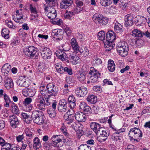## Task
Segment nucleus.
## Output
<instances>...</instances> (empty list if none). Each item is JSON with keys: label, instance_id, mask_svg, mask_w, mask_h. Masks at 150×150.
I'll use <instances>...</instances> for the list:
<instances>
[{"label": "nucleus", "instance_id": "338daca9", "mask_svg": "<svg viewBox=\"0 0 150 150\" xmlns=\"http://www.w3.org/2000/svg\"><path fill=\"white\" fill-rule=\"evenodd\" d=\"M100 3L103 6L105 7L110 5V4L108 2V0H101Z\"/></svg>", "mask_w": 150, "mask_h": 150}, {"label": "nucleus", "instance_id": "5701e85b", "mask_svg": "<svg viewBox=\"0 0 150 150\" xmlns=\"http://www.w3.org/2000/svg\"><path fill=\"white\" fill-rule=\"evenodd\" d=\"M24 135H25L26 139L27 140H29L32 139L34 137L35 135L33 130L30 129L28 128L25 129L24 131L23 132Z\"/></svg>", "mask_w": 150, "mask_h": 150}, {"label": "nucleus", "instance_id": "8fccbe9b", "mask_svg": "<svg viewBox=\"0 0 150 150\" xmlns=\"http://www.w3.org/2000/svg\"><path fill=\"white\" fill-rule=\"evenodd\" d=\"M78 150H91V147L89 146L86 144H82L79 147Z\"/></svg>", "mask_w": 150, "mask_h": 150}, {"label": "nucleus", "instance_id": "cd10ccee", "mask_svg": "<svg viewBox=\"0 0 150 150\" xmlns=\"http://www.w3.org/2000/svg\"><path fill=\"white\" fill-rule=\"evenodd\" d=\"M75 115H69L67 114H64V118L66 124L70 125L74 121Z\"/></svg>", "mask_w": 150, "mask_h": 150}, {"label": "nucleus", "instance_id": "a211bd4d", "mask_svg": "<svg viewBox=\"0 0 150 150\" xmlns=\"http://www.w3.org/2000/svg\"><path fill=\"white\" fill-rule=\"evenodd\" d=\"M147 22H148L147 18L144 16H138L135 18V22L137 26L145 24Z\"/></svg>", "mask_w": 150, "mask_h": 150}, {"label": "nucleus", "instance_id": "a19ab883", "mask_svg": "<svg viewBox=\"0 0 150 150\" xmlns=\"http://www.w3.org/2000/svg\"><path fill=\"white\" fill-rule=\"evenodd\" d=\"M115 31L117 33H120L122 32L123 27L122 25L119 23H116L114 27Z\"/></svg>", "mask_w": 150, "mask_h": 150}, {"label": "nucleus", "instance_id": "4be33fe9", "mask_svg": "<svg viewBox=\"0 0 150 150\" xmlns=\"http://www.w3.org/2000/svg\"><path fill=\"white\" fill-rule=\"evenodd\" d=\"M133 17L132 15L128 14L126 15L125 18V24L126 27L131 26L133 23Z\"/></svg>", "mask_w": 150, "mask_h": 150}, {"label": "nucleus", "instance_id": "a878e982", "mask_svg": "<svg viewBox=\"0 0 150 150\" xmlns=\"http://www.w3.org/2000/svg\"><path fill=\"white\" fill-rule=\"evenodd\" d=\"M11 68V66L8 63L5 64L2 67L1 69L2 74L5 76L8 74Z\"/></svg>", "mask_w": 150, "mask_h": 150}, {"label": "nucleus", "instance_id": "603ef678", "mask_svg": "<svg viewBox=\"0 0 150 150\" xmlns=\"http://www.w3.org/2000/svg\"><path fill=\"white\" fill-rule=\"evenodd\" d=\"M135 43L137 46L139 48L142 47L144 45V41L141 39H137Z\"/></svg>", "mask_w": 150, "mask_h": 150}, {"label": "nucleus", "instance_id": "bb28decb", "mask_svg": "<svg viewBox=\"0 0 150 150\" xmlns=\"http://www.w3.org/2000/svg\"><path fill=\"white\" fill-rule=\"evenodd\" d=\"M116 36L115 33L112 31L108 32L106 34L107 41L113 42L115 40Z\"/></svg>", "mask_w": 150, "mask_h": 150}, {"label": "nucleus", "instance_id": "13d9d810", "mask_svg": "<svg viewBox=\"0 0 150 150\" xmlns=\"http://www.w3.org/2000/svg\"><path fill=\"white\" fill-rule=\"evenodd\" d=\"M82 111L86 114H90L91 113V108L87 105Z\"/></svg>", "mask_w": 150, "mask_h": 150}, {"label": "nucleus", "instance_id": "774afa93", "mask_svg": "<svg viewBox=\"0 0 150 150\" xmlns=\"http://www.w3.org/2000/svg\"><path fill=\"white\" fill-rule=\"evenodd\" d=\"M28 96L30 97L33 96L35 94V91L34 89L28 88Z\"/></svg>", "mask_w": 150, "mask_h": 150}, {"label": "nucleus", "instance_id": "de8ad7c7", "mask_svg": "<svg viewBox=\"0 0 150 150\" xmlns=\"http://www.w3.org/2000/svg\"><path fill=\"white\" fill-rule=\"evenodd\" d=\"M21 115L26 123L28 124L30 122L31 118L28 115L25 113H22Z\"/></svg>", "mask_w": 150, "mask_h": 150}, {"label": "nucleus", "instance_id": "79ce46f5", "mask_svg": "<svg viewBox=\"0 0 150 150\" xmlns=\"http://www.w3.org/2000/svg\"><path fill=\"white\" fill-rule=\"evenodd\" d=\"M79 52L84 57L88 56L89 54V51L88 49L84 47H82L80 49H79Z\"/></svg>", "mask_w": 150, "mask_h": 150}, {"label": "nucleus", "instance_id": "3c124183", "mask_svg": "<svg viewBox=\"0 0 150 150\" xmlns=\"http://www.w3.org/2000/svg\"><path fill=\"white\" fill-rule=\"evenodd\" d=\"M86 79L85 74L83 72H80L78 74V79L80 81H83Z\"/></svg>", "mask_w": 150, "mask_h": 150}, {"label": "nucleus", "instance_id": "20e7f679", "mask_svg": "<svg viewBox=\"0 0 150 150\" xmlns=\"http://www.w3.org/2000/svg\"><path fill=\"white\" fill-rule=\"evenodd\" d=\"M43 116V113L42 111L36 110L32 112L31 117L34 122L40 125L44 122Z\"/></svg>", "mask_w": 150, "mask_h": 150}, {"label": "nucleus", "instance_id": "c756f323", "mask_svg": "<svg viewBox=\"0 0 150 150\" xmlns=\"http://www.w3.org/2000/svg\"><path fill=\"white\" fill-rule=\"evenodd\" d=\"M124 131H121V130H119L114 133L112 135V139L115 141H118L120 142L122 138L121 137H119V133L120 132H123Z\"/></svg>", "mask_w": 150, "mask_h": 150}, {"label": "nucleus", "instance_id": "423d86ee", "mask_svg": "<svg viewBox=\"0 0 150 150\" xmlns=\"http://www.w3.org/2000/svg\"><path fill=\"white\" fill-rule=\"evenodd\" d=\"M37 49L33 46H30L24 49L23 52L27 56L32 58L36 55Z\"/></svg>", "mask_w": 150, "mask_h": 150}, {"label": "nucleus", "instance_id": "2eb2a0df", "mask_svg": "<svg viewBox=\"0 0 150 150\" xmlns=\"http://www.w3.org/2000/svg\"><path fill=\"white\" fill-rule=\"evenodd\" d=\"M22 10H17L16 11V14L13 17L14 20L16 22L19 23H23L24 20L23 19V14L21 11Z\"/></svg>", "mask_w": 150, "mask_h": 150}, {"label": "nucleus", "instance_id": "e2e57ef3", "mask_svg": "<svg viewBox=\"0 0 150 150\" xmlns=\"http://www.w3.org/2000/svg\"><path fill=\"white\" fill-rule=\"evenodd\" d=\"M32 99L28 97L25 98L23 102V105L31 104L30 103L32 102Z\"/></svg>", "mask_w": 150, "mask_h": 150}, {"label": "nucleus", "instance_id": "0eeeda50", "mask_svg": "<svg viewBox=\"0 0 150 150\" xmlns=\"http://www.w3.org/2000/svg\"><path fill=\"white\" fill-rule=\"evenodd\" d=\"M89 74L91 75L90 80L92 83L96 82L98 80V78L100 76V74L93 67L90 68Z\"/></svg>", "mask_w": 150, "mask_h": 150}, {"label": "nucleus", "instance_id": "c03bdc74", "mask_svg": "<svg viewBox=\"0 0 150 150\" xmlns=\"http://www.w3.org/2000/svg\"><path fill=\"white\" fill-rule=\"evenodd\" d=\"M9 31L7 28H4L1 31V35L6 39H8L9 37Z\"/></svg>", "mask_w": 150, "mask_h": 150}, {"label": "nucleus", "instance_id": "4d7b16f0", "mask_svg": "<svg viewBox=\"0 0 150 150\" xmlns=\"http://www.w3.org/2000/svg\"><path fill=\"white\" fill-rule=\"evenodd\" d=\"M93 62L95 66H97L101 63L102 61L100 59L96 57L93 59Z\"/></svg>", "mask_w": 150, "mask_h": 150}, {"label": "nucleus", "instance_id": "0e129e2a", "mask_svg": "<svg viewBox=\"0 0 150 150\" xmlns=\"http://www.w3.org/2000/svg\"><path fill=\"white\" fill-rule=\"evenodd\" d=\"M93 90L94 91L98 93H101L102 91L101 87L98 86H94L93 88Z\"/></svg>", "mask_w": 150, "mask_h": 150}, {"label": "nucleus", "instance_id": "412c9836", "mask_svg": "<svg viewBox=\"0 0 150 150\" xmlns=\"http://www.w3.org/2000/svg\"><path fill=\"white\" fill-rule=\"evenodd\" d=\"M70 44L74 52L76 53H78L80 47L78 42L75 38H73L71 40Z\"/></svg>", "mask_w": 150, "mask_h": 150}, {"label": "nucleus", "instance_id": "6e6552de", "mask_svg": "<svg viewBox=\"0 0 150 150\" xmlns=\"http://www.w3.org/2000/svg\"><path fill=\"white\" fill-rule=\"evenodd\" d=\"M46 3L44 4V8L46 13L50 12L52 11V9L54 8V7L55 6L56 0H45Z\"/></svg>", "mask_w": 150, "mask_h": 150}, {"label": "nucleus", "instance_id": "58836bf2", "mask_svg": "<svg viewBox=\"0 0 150 150\" xmlns=\"http://www.w3.org/2000/svg\"><path fill=\"white\" fill-rule=\"evenodd\" d=\"M132 35L134 37L141 38L143 36V33L137 29H134L132 31Z\"/></svg>", "mask_w": 150, "mask_h": 150}, {"label": "nucleus", "instance_id": "a18cd8bd", "mask_svg": "<svg viewBox=\"0 0 150 150\" xmlns=\"http://www.w3.org/2000/svg\"><path fill=\"white\" fill-rule=\"evenodd\" d=\"M3 97L5 102L6 103L4 104V106L6 107H9L10 106L9 103L11 102L9 96L6 94H4Z\"/></svg>", "mask_w": 150, "mask_h": 150}, {"label": "nucleus", "instance_id": "2f4dec72", "mask_svg": "<svg viewBox=\"0 0 150 150\" xmlns=\"http://www.w3.org/2000/svg\"><path fill=\"white\" fill-rule=\"evenodd\" d=\"M108 70L110 72H113L115 70V65L114 61L111 59H109L108 61Z\"/></svg>", "mask_w": 150, "mask_h": 150}, {"label": "nucleus", "instance_id": "9d476101", "mask_svg": "<svg viewBox=\"0 0 150 150\" xmlns=\"http://www.w3.org/2000/svg\"><path fill=\"white\" fill-rule=\"evenodd\" d=\"M87 88L84 86L78 87L75 91L76 95L79 97H83L88 93Z\"/></svg>", "mask_w": 150, "mask_h": 150}, {"label": "nucleus", "instance_id": "dca6fc26", "mask_svg": "<svg viewBox=\"0 0 150 150\" xmlns=\"http://www.w3.org/2000/svg\"><path fill=\"white\" fill-rule=\"evenodd\" d=\"M52 35L54 37L58 40H61L63 38V33L60 29H55L53 30Z\"/></svg>", "mask_w": 150, "mask_h": 150}, {"label": "nucleus", "instance_id": "39448f33", "mask_svg": "<svg viewBox=\"0 0 150 150\" xmlns=\"http://www.w3.org/2000/svg\"><path fill=\"white\" fill-rule=\"evenodd\" d=\"M93 19L96 23H98L101 25H105L108 23V19L99 13L95 14L93 16Z\"/></svg>", "mask_w": 150, "mask_h": 150}, {"label": "nucleus", "instance_id": "f704fd0d", "mask_svg": "<svg viewBox=\"0 0 150 150\" xmlns=\"http://www.w3.org/2000/svg\"><path fill=\"white\" fill-rule=\"evenodd\" d=\"M112 42L106 40V42H104L105 49L106 51H110L113 49L114 45Z\"/></svg>", "mask_w": 150, "mask_h": 150}, {"label": "nucleus", "instance_id": "ea45409f", "mask_svg": "<svg viewBox=\"0 0 150 150\" xmlns=\"http://www.w3.org/2000/svg\"><path fill=\"white\" fill-rule=\"evenodd\" d=\"M11 110L12 112L16 114L19 113V110L16 104L12 102L11 103Z\"/></svg>", "mask_w": 150, "mask_h": 150}, {"label": "nucleus", "instance_id": "09e8293b", "mask_svg": "<svg viewBox=\"0 0 150 150\" xmlns=\"http://www.w3.org/2000/svg\"><path fill=\"white\" fill-rule=\"evenodd\" d=\"M98 37L100 40H104L105 39V33L103 31H100L98 33Z\"/></svg>", "mask_w": 150, "mask_h": 150}, {"label": "nucleus", "instance_id": "b1692460", "mask_svg": "<svg viewBox=\"0 0 150 150\" xmlns=\"http://www.w3.org/2000/svg\"><path fill=\"white\" fill-rule=\"evenodd\" d=\"M73 4L72 0H62L60 3V7L62 9H66Z\"/></svg>", "mask_w": 150, "mask_h": 150}, {"label": "nucleus", "instance_id": "680f3d73", "mask_svg": "<svg viewBox=\"0 0 150 150\" xmlns=\"http://www.w3.org/2000/svg\"><path fill=\"white\" fill-rule=\"evenodd\" d=\"M39 91L42 96L45 95L46 91L44 86H40L39 89Z\"/></svg>", "mask_w": 150, "mask_h": 150}, {"label": "nucleus", "instance_id": "f257e3e1", "mask_svg": "<svg viewBox=\"0 0 150 150\" xmlns=\"http://www.w3.org/2000/svg\"><path fill=\"white\" fill-rule=\"evenodd\" d=\"M48 98H44L40 95H38L35 100L36 107L42 111L46 110V106L50 105L51 103Z\"/></svg>", "mask_w": 150, "mask_h": 150}, {"label": "nucleus", "instance_id": "f03ea898", "mask_svg": "<svg viewBox=\"0 0 150 150\" xmlns=\"http://www.w3.org/2000/svg\"><path fill=\"white\" fill-rule=\"evenodd\" d=\"M128 136L130 141L138 142L139 141V139L142 136V133L139 128L134 127L130 129Z\"/></svg>", "mask_w": 150, "mask_h": 150}, {"label": "nucleus", "instance_id": "aec40b11", "mask_svg": "<svg viewBox=\"0 0 150 150\" xmlns=\"http://www.w3.org/2000/svg\"><path fill=\"white\" fill-rule=\"evenodd\" d=\"M75 117L77 121L80 122H84L86 119V115L82 112L76 113L75 115Z\"/></svg>", "mask_w": 150, "mask_h": 150}, {"label": "nucleus", "instance_id": "9b49d317", "mask_svg": "<svg viewBox=\"0 0 150 150\" xmlns=\"http://www.w3.org/2000/svg\"><path fill=\"white\" fill-rule=\"evenodd\" d=\"M40 51L42 57L45 59H48L52 55V52L47 47L41 48L40 49Z\"/></svg>", "mask_w": 150, "mask_h": 150}, {"label": "nucleus", "instance_id": "1a4fd4ad", "mask_svg": "<svg viewBox=\"0 0 150 150\" xmlns=\"http://www.w3.org/2000/svg\"><path fill=\"white\" fill-rule=\"evenodd\" d=\"M48 93L50 96H55L58 92V88L52 83H49L46 86Z\"/></svg>", "mask_w": 150, "mask_h": 150}, {"label": "nucleus", "instance_id": "5fc2aeb1", "mask_svg": "<svg viewBox=\"0 0 150 150\" xmlns=\"http://www.w3.org/2000/svg\"><path fill=\"white\" fill-rule=\"evenodd\" d=\"M58 109L59 111L60 112H65L67 110V106L58 105Z\"/></svg>", "mask_w": 150, "mask_h": 150}, {"label": "nucleus", "instance_id": "49530a36", "mask_svg": "<svg viewBox=\"0 0 150 150\" xmlns=\"http://www.w3.org/2000/svg\"><path fill=\"white\" fill-rule=\"evenodd\" d=\"M74 14V13L71 11L66 12L64 14V16L65 18L69 20L73 18V16Z\"/></svg>", "mask_w": 150, "mask_h": 150}, {"label": "nucleus", "instance_id": "7c9ffc66", "mask_svg": "<svg viewBox=\"0 0 150 150\" xmlns=\"http://www.w3.org/2000/svg\"><path fill=\"white\" fill-rule=\"evenodd\" d=\"M62 135H54L51 138V140L53 144L57 146V144L62 141V138H63Z\"/></svg>", "mask_w": 150, "mask_h": 150}, {"label": "nucleus", "instance_id": "37998d69", "mask_svg": "<svg viewBox=\"0 0 150 150\" xmlns=\"http://www.w3.org/2000/svg\"><path fill=\"white\" fill-rule=\"evenodd\" d=\"M57 71L60 74L64 73V67H62L60 64L57 63L55 65Z\"/></svg>", "mask_w": 150, "mask_h": 150}, {"label": "nucleus", "instance_id": "f3484780", "mask_svg": "<svg viewBox=\"0 0 150 150\" xmlns=\"http://www.w3.org/2000/svg\"><path fill=\"white\" fill-rule=\"evenodd\" d=\"M90 126L91 129L96 135L103 127H101L100 124L95 122H91L90 124Z\"/></svg>", "mask_w": 150, "mask_h": 150}, {"label": "nucleus", "instance_id": "052dcab7", "mask_svg": "<svg viewBox=\"0 0 150 150\" xmlns=\"http://www.w3.org/2000/svg\"><path fill=\"white\" fill-rule=\"evenodd\" d=\"M62 50L64 51H67L69 50L70 46L67 43H65L62 46Z\"/></svg>", "mask_w": 150, "mask_h": 150}, {"label": "nucleus", "instance_id": "c85d7f7f", "mask_svg": "<svg viewBox=\"0 0 150 150\" xmlns=\"http://www.w3.org/2000/svg\"><path fill=\"white\" fill-rule=\"evenodd\" d=\"M69 59L70 62L74 65L77 64L80 61L79 57L74 54L69 56Z\"/></svg>", "mask_w": 150, "mask_h": 150}, {"label": "nucleus", "instance_id": "6e6d98bb", "mask_svg": "<svg viewBox=\"0 0 150 150\" xmlns=\"http://www.w3.org/2000/svg\"><path fill=\"white\" fill-rule=\"evenodd\" d=\"M23 110L27 112H29L33 108L31 104L24 105Z\"/></svg>", "mask_w": 150, "mask_h": 150}, {"label": "nucleus", "instance_id": "4c0bfd02", "mask_svg": "<svg viewBox=\"0 0 150 150\" xmlns=\"http://www.w3.org/2000/svg\"><path fill=\"white\" fill-rule=\"evenodd\" d=\"M46 67L45 63L40 62L38 66V68L37 72L38 74L42 73L43 71L46 69Z\"/></svg>", "mask_w": 150, "mask_h": 150}, {"label": "nucleus", "instance_id": "4468645a", "mask_svg": "<svg viewBox=\"0 0 150 150\" xmlns=\"http://www.w3.org/2000/svg\"><path fill=\"white\" fill-rule=\"evenodd\" d=\"M17 84L21 87H27L30 85V82L28 79L20 77L17 81Z\"/></svg>", "mask_w": 150, "mask_h": 150}, {"label": "nucleus", "instance_id": "473e14b6", "mask_svg": "<svg viewBox=\"0 0 150 150\" xmlns=\"http://www.w3.org/2000/svg\"><path fill=\"white\" fill-rule=\"evenodd\" d=\"M86 100L89 104H95L97 101V97L93 95H89L86 98Z\"/></svg>", "mask_w": 150, "mask_h": 150}, {"label": "nucleus", "instance_id": "bf43d9fd", "mask_svg": "<svg viewBox=\"0 0 150 150\" xmlns=\"http://www.w3.org/2000/svg\"><path fill=\"white\" fill-rule=\"evenodd\" d=\"M30 10L32 13L36 14L38 13L35 7L31 4L30 5Z\"/></svg>", "mask_w": 150, "mask_h": 150}, {"label": "nucleus", "instance_id": "393cba45", "mask_svg": "<svg viewBox=\"0 0 150 150\" xmlns=\"http://www.w3.org/2000/svg\"><path fill=\"white\" fill-rule=\"evenodd\" d=\"M4 85L5 87L7 89L12 88L13 86L12 80L8 77H6L5 78Z\"/></svg>", "mask_w": 150, "mask_h": 150}, {"label": "nucleus", "instance_id": "864d4df0", "mask_svg": "<svg viewBox=\"0 0 150 150\" xmlns=\"http://www.w3.org/2000/svg\"><path fill=\"white\" fill-rule=\"evenodd\" d=\"M16 140L18 142H23V140L25 138V135L23 133L21 135H19L16 137Z\"/></svg>", "mask_w": 150, "mask_h": 150}, {"label": "nucleus", "instance_id": "7ed1b4c3", "mask_svg": "<svg viewBox=\"0 0 150 150\" xmlns=\"http://www.w3.org/2000/svg\"><path fill=\"white\" fill-rule=\"evenodd\" d=\"M117 50L120 55L125 57L127 55L129 50L128 45L125 42H120L117 45Z\"/></svg>", "mask_w": 150, "mask_h": 150}, {"label": "nucleus", "instance_id": "ddd939ff", "mask_svg": "<svg viewBox=\"0 0 150 150\" xmlns=\"http://www.w3.org/2000/svg\"><path fill=\"white\" fill-rule=\"evenodd\" d=\"M52 106L53 109L50 108L47 110V113L50 117L51 118L55 117L56 116L55 110L56 108L57 102L55 100H53L52 103Z\"/></svg>", "mask_w": 150, "mask_h": 150}, {"label": "nucleus", "instance_id": "e433bc0d", "mask_svg": "<svg viewBox=\"0 0 150 150\" xmlns=\"http://www.w3.org/2000/svg\"><path fill=\"white\" fill-rule=\"evenodd\" d=\"M70 108H74L76 106V100L73 95L70 96L68 99Z\"/></svg>", "mask_w": 150, "mask_h": 150}, {"label": "nucleus", "instance_id": "69168bd1", "mask_svg": "<svg viewBox=\"0 0 150 150\" xmlns=\"http://www.w3.org/2000/svg\"><path fill=\"white\" fill-rule=\"evenodd\" d=\"M70 109L68 110V111L65 114H67L69 115H75L74 114L75 113L74 108H70Z\"/></svg>", "mask_w": 150, "mask_h": 150}, {"label": "nucleus", "instance_id": "6ab92c4d", "mask_svg": "<svg viewBox=\"0 0 150 150\" xmlns=\"http://www.w3.org/2000/svg\"><path fill=\"white\" fill-rule=\"evenodd\" d=\"M9 120L11 126L13 128H15L17 127V125L19 122L18 118L16 115H12L10 116L9 117Z\"/></svg>", "mask_w": 150, "mask_h": 150}, {"label": "nucleus", "instance_id": "f8f14e48", "mask_svg": "<svg viewBox=\"0 0 150 150\" xmlns=\"http://www.w3.org/2000/svg\"><path fill=\"white\" fill-rule=\"evenodd\" d=\"M109 133L108 131H106L102 127L100 131L97 134V135H99V140H100V142L105 141L109 136Z\"/></svg>", "mask_w": 150, "mask_h": 150}, {"label": "nucleus", "instance_id": "72a5a7b5", "mask_svg": "<svg viewBox=\"0 0 150 150\" xmlns=\"http://www.w3.org/2000/svg\"><path fill=\"white\" fill-rule=\"evenodd\" d=\"M33 147L35 149H38L41 147L40 140L37 137H35L33 139Z\"/></svg>", "mask_w": 150, "mask_h": 150}, {"label": "nucleus", "instance_id": "c9c22d12", "mask_svg": "<svg viewBox=\"0 0 150 150\" xmlns=\"http://www.w3.org/2000/svg\"><path fill=\"white\" fill-rule=\"evenodd\" d=\"M47 15L49 18L51 20L55 19L57 16L56 10L54 9H52V11L50 12L46 13Z\"/></svg>", "mask_w": 150, "mask_h": 150}]
</instances>
